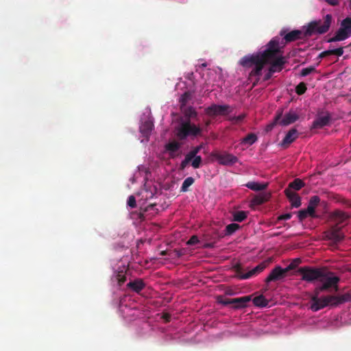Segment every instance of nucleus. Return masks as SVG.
<instances>
[{
  "label": "nucleus",
  "mask_w": 351,
  "mask_h": 351,
  "mask_svg": "<svg viewBox=\"0 0 351 351\" xmlns=\"http://www.w3.org/2000/svg\"><path fill=\"white\" fill-rule=\"evenodd\" d=\"M278 45V39L271 40L265 46L263 51L243 57L240 60V64L246 68L254 66L250 75L258 77L262 75L265 65L269 64L268 71L264 76L265 81L269 80L274 73L280 72L287 62L285 57L279 54Z\"/></svg>",
  "instance_id": "obj_1"
},
{
  "label": "nucleus",
  "mask_w": 351,
  "mask_h": 351,
  "mask_svg": "<svg viewBox=\"0 0 351 351\" xmlns=\"http://www.w3.org/2000/svg\"><path fill=\"white\" fill-rule=\"evenodd\" d=\"M332 19V17L331 14H326L324 19L323 22L321 21H315L311 22L308 25L304 32L296 29L286 33L285 29H282L280 32V36H283V38L280 39V37L275 36L271 40L276 38L278 39L279 54L282 55V49L287 43L311 36L314 32H317L320 34L327 32L330 27Z\"/></svg>",
  "instance_id": "obj_2"
},
{
  "label": "nucleus",
  "mask_w": 351,
  "mask_h": 351,
  "mask_svg": "<svg viewBox=\"0 0 351 351\" xmlns=\"http://www.w3.org/2000/svg\"><path fill=\"white\" fill-rule=\"evenodd\" d=\"M319 294L314 292L311 299L310 308L314 312H317L328 305L337 306L346 302L351 301V295L350 293H345L341 295H326L319 298Z\"/></svg>",
  "instance_id": "obj_3"
},
{
  "label": "nucleus",
  "mask_w": 351,
  "mask_h": 351,
  "mask_svg": "<svg viewBox=\"0 0 351 351\" xmlns=\"http://www.w3.org/2000/svg\"><path fill=\"white\" fill-rule=\"evenodd\" d=\"M202 129L199 126L191 123V120H181L175 128L176 136L180 141L185 140L188 136L201 135Z\"/></svg>",
  "instance_id": "obj_4"
},
{
  "label": "nucleus",
  "mask_w": 351,
  "mask_h": 351,
  "mask_svg": "<svg viewBox=\"0 0 351 351\" xmlns=\"http://www.w3.org/2000/svg\"><path fill=\"white\" fill-rule=\"evenodd\" d=\"M332 273L324 269L323 271V276L319 278V282H322V285L317 287L314 292L320 293L322 291H328L330 289H334L335 291L339 290L338 283L340 281V278L336 276H331Z\"/></svg>",
  "instance_id": "obj_5"
},
{
  "label": "nucleus",
  "mask_w": 351,
  "mask_h": 351,
  "mask_svg": "<svg viewBox=\"0 0 351 351\" xmlns=\"http://www.w3.org/2000/svg\"><path fill=\"white\" fill-rule=\"evenodd\" d=\"M324 270V268L304 266L298 268V273L302 276V280L307 282H314L319 281V278L323 276Z\"/></svg>",
  "instance_id": "obj_6"
},
{
  "label": "nucleus",
  "mask_w": 351,
  "mask_h": 351,
  "mask_svg": "<svg viewBox=\"0 0 351 351\" xmlns=\"http://www.w3.org/2000/svg\"><path fill=\"white\" fill-rule=\"evenodd\" d=\"M351 36V17L344 19L340 25V27L336 32L335 36L328 39V43L341 41L348 38Z\"/></svg>",
  "instance_id": "obj_7"
},
{
  "label": "nucleus",
  "mask_w": 351,
  "mask_h": 351,
  "mask_svg": "<svg viewBox=\"0 0 351 351\" xmlns=\"http://www.w3.org/2000/svg\"><path fill=\"white\" fill-rule=\"evenodd\" d=\"M282 114L283 110L282 109L278 110L275 116V123H279L280 125L286 126L295 123L299 119L298 114L292 110L285 114L283 117Z\"/></svg>",
  "instance_id": "obj_8"
},
{
  "label": "nucleus",
  "mask_w": 351,
  "mask_h": 351,
  "mask_svg": "<svg viewBox=\"0 0 351 351\" xmlns=\"http://www.w3.org/2000/svg\"><path fill=\"white\" fill-rule=\"evenodd\" d=\"M232 110L229 105L212 104L205 109V113L210 117L225 116L230 114Z\"/></svg>",
  "instance_id": "obj_9"
},
{
  "label": "nucleus",
  "mask_w": 351,
  "mask_h": 351,
  "mask_svg": "<svg viewBox=\"0 0 351 351\" xmlns=\"http://www.w3.org/2000/svg\"><path fill=\"white\" fill-rule=\"evenodd\" d=\"M211 156L215 158L219 164L222 165H232L238 162V158L229 153L212 152Z\"/></svg>",
  "instance_id": "obj_10"
},
{
  "label": "nucleus",
  "mask_w": 351,
  "mask_h": 351,
  "mask_svg": "<svg viewBox=\"0 0 351 351\" xmlns=\"http://www.w3.org/2000/svg\"><path fill=\"white\" fill-rule=\"evenodd\" d=\"M287 274L285 268L283 269L280 266H276L266 278L265 282L269 283L270 282L281 280L286 277Z\"/></svg>",
  "instance_id": "obj_11"
},
{
  "label": "nucleus",
  "mask_w": 351,
  "mask_h": 351,
  "mask_svg": "<svg viewBox=\"0 0 351 351\" xmlns=\"http://www.w3.org/2000/svg\"><path fill=\"white\" fill-rule=\"evenodd\" d=\"M331 120V115L328 112H322L313 122V128H322L328 125Z\"/></svg>",
  "instance_id": "obj_12"
},
{
  "label": "nucleus",
  "mask_w": 351,
  "mask_h": 351,
  "mask_svg": "<svg viewBox=\"0 0 351 351\" xmlns=\"http://www.w3.org/2000/svg\"><path fill=\"white\" fill-rule=\"evenodd\" d=\"M299 136L298 131L295 128H291L285 135V138L280 143V145L285 148L289 146L291 143L294 142Z\"/></svg>",
  "instance_id": "obj_13"
},
{
  "label": "nucleus",
  "mask_w": 351,
  "mask_h": 351,
  "mask_svg": "<svg viewBox=\"0 0 351 351\" xmlns=\"http://www.w3.org/2000/svg\"><path fill=\"white\" fill-rule=\"evenodd\" d=\"M266 265L265 263H261L245 274L238 273L237 277L241 280L250 278L263 271Z\"/></svg>",
  "instance_id": "obj_14"
},
{
  "label": "nucleus",
  "mask_w": 351,
  "mask_h": 351,
  "mask_svg": "<svg viewBox=\"0 0 351 351\" xmlns=\"http://www.w3.org/2000/svg\"><path fill=\"white\" fill-rule=\"evenodd\" d=\"M327 237L328 239L332 240L337 243L341 241L344 239L345 236L341 232V228L333 227L328 232Z\"/></svg>",
  "instance_id": "obj_15"
},
{
  "label": "nucleus",
  "mask_w": 351,
  "mask_h": 351,
  "mask_svg": "<svg viewBox=\"0 0 351 351\" xmlns=\"http://www.w3.org/2000/svg\"><path fill=\"white\" fill-rule=\"evenodd\" d=\"M252 300V295H245L241 298H232L233 308L235 309L243 308Z\"/></svg>",
  "instance_id": "obj_16"
},
{
  "label": "nucleus",
  "mask_w": 351,
  "mask_h": 351,
  "mask_svg": "<svg viewBox=\"0 0 351 351\" xmlns=\"http://www.w3.org/2000/svg\"><path fill=\"white\" fill-rule=\"evenodd\" d=\"M285 194L291 202V206L298 208L301 206V197L295 191L285 190Z\"/></svg>",
  "instance_id": "obj_17"
},
{
  "label": "nucleus",
  "mask_w": 351,
  "mask_h": 351,
  "mask_svg": "<svg viewBox=\"0 0 351 351\" xmlns=\"http://www.w3.org/2000/svg\"><path fill=\"white\" fill-rule=\"evenodd\" d=\"M320 202V198L317 195L312 196L309 200L308 206L306 208L309 216L314 218L316 217L315 208Z\"/></svg>",
  "instance_id": "obj_18"
},
{
  "label": "nucleus",
  "mask_w": 351,
  "mask_h": 351,
  "mask_svg": "<svg viewBox=\"0 0 351 351\" xmlns=\"http://www.w3.org/2000/svg\"><path fill=\"white\" fill-rule=\"evenodd\" d=\"M145 287V284L141 278L130 281L127 284V287L132 289L136 293H140Z\"/></svg>",
  "instance_id": "obj_19"
},
{
  "label": "nucleus",
  "mask_w": 351,
  "mask_h": 351,
  "mask_svg": "<svg viewBox=\"0 0 351 351\" xmlns=\"http://www.w3.org/2000/svg\"><path fill=\"white\" fill-rule=\"evenodd\" d=\"M153 128V122L151 121H146L141 125L140 132L144 137L148 138L151 134Z\"/></svg>",
  "instance_id": "obj_20"
},
{
  "label": "nucleus",
  "mask_w": 351,
  "mask_h": 351,
  "mask_svg": "<svg viewBox=\"0 0 351 351\" xmlns=\"http://www.w3.org/2000/svg\"><path fill=\"white\" fill-rule=\"evenodd\" d=\"M343 54V47H339V48H337V49H329V50H326V51H322V53H320L319 54V56L317 57V59H322V58H324L325 57H327V56H332V55H335V56H337L338 57H340Z\"/></svg>",
  "instance_id": "obj_21"
},
{
  "label": "nucleus",
  "mask_w": 351,
  "mask_h": 351,
  "mask_svg": "<svg viewBox=\"0 0 351 351\" xmlns=\"http://www.w3.org/2000/svg\"><path fill=\"white\" fill-rule=\"evenodd\" d=\"M270 197L271 194L269 193L264 192L253 197L252 203L254 205H261L267 202Z\"/></svg>",
  "instance_id": "obj_22"
},
{
  "label": "nucleus",
  "mask_w": 351,
  "mask_h": 351,
  "mask_svg": "<svg viewBox=\"0 0 351 351\" xmlns=\"http://www.w3.org/2000/svg\"><path fill=\"white\" fill-rule=\"evenodd\" d=\"M304 185L305 183L301 179L296 178L293 182H291L285 190H289V191H299Z\"/></svg>",
  "instance_id": "obj_23"
},
{
  "label": "nucleus",
  "mask_w": 351,
  "mask_h": 351,
  "mask_svg": "<svg viewBox=\"0 0 351 351\" xmlns=\"http://www.w3.org/2000/svg\"><path fill=\"white\" fill-rule=\"evenodd\" d=\"M181 147V144L176 141H171L165 145V149L169 152L171 157L175 156L174 153Z\"/></svg>",
  "instance_id": "obj_24"
},
{
  "label": "nucleus",
  "mask_w": 351,
  "mask_h": 351,
  "mask_svg": "<svg viewBox=\"0 0 351 351\" xmlns=\"http://www.w3.org/2000/svg\"><path fill=\"white\" fill-rule=\"evenodd\" d=\"M245 186L254 191H259L265 190L268 186V183H258L256 182H247Z\"/></svg>",
  "instance_id": "obj_25"
},
{
  "label": "nucleus",
  "mask_w": 351,
  "mask_h": 351,
  "mask_svg": "<svg viewBox=\"0 0 351 351\" xmlns=\"http://www.w3.org/2000/svg\"><path fill=\"white\" fill-rule=\"evenodd\" d=\"M180 110L186 118L185 120H191V118H195L197 115V113L195 111V110L191 106L184 107L183 109Z\"/></svg>",
  "instance_id": "obj_26"
},
{
  "label": "nucleus",
  "mask_w": 351,
  "mask_h": 351,
  "mask_svg": "<svg viewBox=\"0 0 351 351\" xmlns=\"http://www.w3.org/2000/svg\"><path fill=\"white\" fill-rule=\"evenodd\" d=\"M192 97L193 93L190 91H186L181 95L179 99L180 109H183L184 107H186V104L192 99Z\"/></svg>",
  "instance_id": "obj_27"
},
{
  "label": "nucleus",
  "mask_w": 351,
  "mask_h": 351,
  "mask_svg": "<svg viewBox=\"0 0 351 351\" xmlns=\"http://www.w3.org/2000/svg\"><path fill=\"white\" fill-rule=\"evenodd\" d=\"M268 300L263 295L256 296L253 299V304L256 306L265 307L268 305Z\"/></svg>",
  "instance_id": "obj_28"
},
{
  "label": "nucleus",
  "mask_w": 351,
  "mask_h": 351,
  "mask_svg": "<svg viewBox=\"0 0 351 351\" xmlns=\"http://www.w3.org/2000/svg\"><path fill=\"white\" fill-rule=\"evenodd\" d=\"M232 216L234 221L242 222L247 218V213L243 210L236 211L233 213Z\"/></svg>",
  "instance_id": "obj_29"
},
{
  "label": "nucleus",
  "mask_w": 351,
  "mask_h": 351,
  "mask_svg": "<svg viewBox=\"0 0 351 351\" xmlns=\"http://www.w3.org/2000/svg\"><path fill=\"white\" fill-rule=\"evenodd\" d=\"M258 140L257 136L254 133L248 134L245 138H243L241 141L242 144L252 145Z\"/></svg>",
  "instance_id": "obj_30"
},
{
  "label": "nucleus",
  "mask_w": 351,
  "mask_h": 351,
  "mask_svg": "<svg viewBox=\"0 0 351 351\" xmlns=\"http://www.w3.org/2000/svg\"><path fill=\"white\" fill-rule=\"evenodd\" d=\"M195 182V180L192 177H188L186 178L181 186V191L182 192H186L189 190V187L191 186Z\"/></svg>",
  "instance_id": "obj_31"
},
{
  "label": "nucleus",
  "mask_w": 351,
  "mask_h": 351,
  "mask_svg": "<svg viewBox=\"0 0 351 351\" xmlns=\"http://www.w3.org/2000/svg\"><path fill=\"white\" fill-rule=\"evenodd\" d=\"M240 226L238 223H232L228 224L226 227V233L228 235H231L234 233L237 230L240 228Z\"/></svg>",
  "instance_id": "obj_32"
},
{
  "label": "nucleus",
  "mask_w": 351,
  "mask_h": 351,
  "mask_svg": "<svg viewBox=\"0 0 351 351\" xmlns=\"http://www.w3.org/2000/svg\"><path fill=\"white\" fill-rule=\"evenodd\" d=\"M300 263V258H295L291 262V263L287 267L285 268V269L287 273L289 271L295 269Z\"/></svg>",
  "instance_id": "obj_33"
},
{
  "label": "nucleus",
  "mask_w": 351,
  "mask_h": 351,
  "mask_svg": "<svg viewBox=\"0 0 351 351\" xmlns=\"http://www.w3.org/2000/svg\"><path fill=\"white\" fill-rule=\"evenodd\" d=\"M245 117H246L245 114H239V116L230 117L228 119L233 124H239L243 121V120L245 118Z\"/></svg>",
  "instance_id": "obj_34"
},
{
  "label": "nucleus",
  "mask_w": 351,
  "mask_h": 351,
  "mask_svg": "<svg viewBox=\"0 0 351 351\" xmlns=\"http://www.w3.org/2000/svg\"><path fill=\"white\" fill-rule=\"evenodd\" d=\"M306 84L304 82H300L295 87V93L298 95H302L306 92Z\"/></svg>",
  "instance_id": "obj_35"
},
{
  "label": "nucleus",
  "mask_w": 351,
  "mask_h": 351,
  "mask_svg": "<svg viewBox=\"0 0 351 351\" xmlns=\"http://www.w3.org/2000/svg\"><path fill=\"white\" fill-rule=\"evenodd\" d=\"M217 301L218 303L224 306L232 304V299L225 298L223 295H219L217 298Z\"/></svg>",
  "instance_id": "obj_36"
},
{
  "label": "nucleus",
  "mask_w": 351,
  "mask_h": 351,
  "mask_svg": "<svg viewBox=\"0 0 351 351\" xmlns=\"http://www.w3.org/2000/svg\"><path fill=\"white\" fill-rule=\"evenodd\" d=\"M186 249H175L171 254L170 256L173 258L177 257L180 258L186 254Z\"/></svg>",
  "instance_id": "obj_37"
},
{
  "label": "nucleus",
  "mask_w": 351,
  "mask_h": 351,
  "mask_svg": "<svg viewBox=\"0 0 351 351\" xmlns=\"http://www.w3.org/2000/svg\"><path fill=\"white\" fill-rule=\"evenodd\" d=\"M316 71V69L315 66H309V67H306V68H304L301 70V72H300V75L302 77H305L309 74H311V73H313V72H315Z\"/></svg>",
  "instance_id": "obj_38"
},
{
  "label": "nucleus",
  "mask_w": 351,
  "mask_h": 351,
  "mask_svg": "<svg viewBox=\"0 0 351 351\" xmlns=\"http://www.w3.org/2000/svg\"><path fill=\"white\" fill-rule=\"evenodd\" d=\"M202 157L200 156H195L191 160V165L194 169H198L202 164Z\"/></svg>",
  "instance_id": "obj_39"
},
{
  "label": "nucleus",
  "mask_w": 351,
  "mask_h": 351,
  "mask_svg": "<svg viewBox=\"0 0 351 351\" xmlns=\"http://www.w3.org/2000/svg\"><path fill=\"white\" fill-rule=\"evenodd\" d=\"M202 147V144L193 147L187 154L193 159L195 156H197V154L200 152Z\"/></svg>",
  "instance_id": "obj_40"
},
{
  "label": "nucleus",
  "mask_w": 351,
  "mask_h": 351,
  "mask_svg": "<svg viewBox=\"0 0 351 351\" xmlns=\"http://www.w3.org/2000/svg\"><path fill=\"white\" fill-rule=\"evenodd\" d=\"M308 216H309L308 213L306 209H302L298 211V217L300 221H302L305 219Z\"/></svg>",
  "instance_id": "obj_41"
},
{
  "label": "nucleus",
  "mask_w": 351,
  "mask_h": 351,
  "mask_svg": "<svg viewBox=\"0 0 351 351\" xmlns=\"http://www.w3.org/2000/svg\"><path fill=\"white\" fill-rule=\"evenodd\" d=\"M192 160V158L186 154L185 158L181 162L180 169L184 170L188 164Z\"/></svg>",
  "instance_id": "obj_42"
},
{
  "label": "nucleus",
  "mask_w": 351,
  "mask_h": 351,
  "mask_svg": "<svg viewBox=\"0 0 351 351\" xmlns=\"http://www.w3.org/2000/svg\"><path fill=\"white\" fill-rule=\"evenodd\" d=\"M116 278L119 286H121L126 281V277L123 272L118 273Z\"/></svg>",
  "instance_id": "obj_43"
},
{
  "label": "nucleus",
  "mask_w": 351,
  "mask_h": 351,
  "mask_svg": "<svg viewBox=\"0 0 351 351\" xmlns=\"http://www.w3.org/2000/svg\"><path fill=\"white\" fill-rule=\"evenodd\" d=\"M127 204L130 207V208H135L136 206V199H135V197L133 196V195H130L129 197H128V202H127Z\"/></svg>",
  "instance_id": "obj_44"
},
{
  "label": "nucleus",
  "mask_w": 351,
  "mask_h": 351,
  "mask_svg": "<svg viewBox=\"0 0 351 351\" xmlns=\"http://www.w3.org/2000/svg\"><path fill=\"white\" fill-rule=\"evenodd\" d=\"M199 242L198 237L196 235H193L186 242L188 245H193Z\"/></svg>",
  "instance_id": "obj_45"
},
{
  "label": "nucleus",
  "mask_w": 351,
  "mask_h": 351,
  "mask_svg": "<svg viewBox=\"0 0 351 351\" xmlns=\"http://www.w3.org/2000/svg\"><path fill=\"white\" fill-rule=\"evenodd\" d=\"M291 216H292V215L291 213H286V214H284V215H280L278 217V221H280V220H288V219H291Z\"/></svg>",
  "instance_id": "obj_46"
},
{
  "label": "nucleus",
  "mask_w": 351,
  "mask_h": 351,
  "mask_svg": "<svg viewBox=\"0 0 351 351\" xmlns=\"http://www.w3.org/2000/svg\"><path fill=\"white\" fill-rule=\"evenodd\" d=\"M328 4L331 5H337L339 3V0H325Z\"/></svg>",
  "instance_id": "obj_47"
},
{
  "label": "nucleus",
  "mask_w": 351,
  "mask_h": 351,
  "mask_svg": "<svg viewBox=\"0 0 351 351\" xmlns=\"http://www.w3.org/2000/svg\"><path fill=\"white\" fill-rule=\"evenodd\" d=\"M278 123H275V119H274V122L272 123H271L270 125H269L267 127H268V130H271L273 128V127L275 125H277Z\"/></svg>",
  "instance_id": "obj_48"
},
{
  "label": "nucleus",
  "mask_w": 351,
  "mask_h": 351,
  "mask_svg": "<svg viewBox=\"0 0 351 351\" xmlns=\"http://www.w3.org/2000/svg\"><path fill=\"white\" fill-rule=\"evenodd\" d=\"M167 254V251H162V252H160V254H161V255H162V256H165V255H166Z\"/></svg>",
  "instance_id": "obj_49"
},
{
  "label": "nucleus",
  "mask_w": 351,
  "mask_h": 351,
  "mask_svg": "<svg viewBox=\"0 0 351 351\" xmlns=\"http://www.w3.org/2000/svg\"><path fill=\"white\" fill-rule=\"evenodd\" d=\"M210 123V121H206V123H205V125L206 126H208Z\"/></svg>",
  "instance_id": "obj_50"
},
{
  "label": "nucleus",
  "mask_w": 351,
  "mask_h": 351,
  "mask_svg": "<svg viewBox=\"0 0 351 351\" xmlns=\"http://www.w3.org/2000/svg\"><path fill=\"white\" fill-rule=\"evenodd\" d=\"M169 318H170V317H169V315H167V316L165 317L166 321H167V322H169Z\"/></svg>",
  "instance_id": "obj_51"
},
{
  "label": "nucleus",
  "mask_w": 351,
  "mask_h": 351,
  "mask_svg": "<svg viewBox=\"0 0 351 351\" xmlns=\"http://www.w3.org/2000/svg\"><path fill=\"white\" fill-rule=\"evenodd\" d=\"M349 47H351V43H350Z\"/></svg>",
  "instance_id": "obj_52"
}]
</instances>
